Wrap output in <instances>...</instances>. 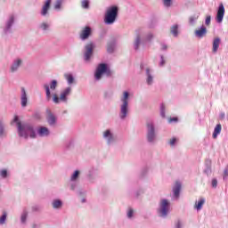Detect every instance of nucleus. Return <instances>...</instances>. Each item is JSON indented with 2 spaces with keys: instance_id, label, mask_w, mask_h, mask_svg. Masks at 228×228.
<instances>
[{
  "instance_id": "nucleus-1",
  "label": "nucleus",
  "mask_w": 228,
  "mask_h": 228,
  "mask_svg": "<svg viewBox=\"0 0 228 228\" xmlns=\"http://www.w3.org/2000/svg\"><path fill=\"white\" fill-rule=\"evenodd\" d=\"M13 122H16L17 128H18V134L20 138H37V132H35V128L31 124L28 123H22L19 121V116H15Z\"/></svg>"
},
{
  "instance_id": "nucleus-2",
  "label": "nucleus",
  "mask_w": 228,
  "mask_h": 228,
  "mask_svg": "<svg viewBox=\"0 0 228 228\" xmlns=\"http://www.w3.org/2000/svg\"><path fill=\"white\" fill-rule=\"evenodd\" d=\"M122 104L120 105L119 118L126 120L129 113V92L125 91L121 98Z\"/></svg>"
},
{
  "instance_id": "nucleus-3",
  "label": "nucleus",
  "mask_w": 228,
  "mask_h": 228,
  "mask_svg": "<svg viewBox=\"0 0 228 228\" xmlns=\"http://www.w3.org/2000/svg\"><path fill=\"white\" fill-rule=\"evenodd\" d=\"M157 215L159 218H167L170 215V202L168 200H160L157 208Z\"/></svg>"
},
{
  "instance_id": "nucleus-4",
  "label": "nucleus",
  "mask_w": 228,
  "mask_h": 228,
  "mask_svg": "<svg viewBox=\"0 0 228 228\" xmlns=\"http://www.w3.org/2000/svg\"><path fill=\"white\" fill-rule=\"evenodd\" d=\"M72 94V87H66L64 90L61 92L60 97L58 94H54L53 95V101L54 104H60V102H69V95Z\"/></svg>"
},
{
  "instance_id": "nucleus-5",
  "label": "nucleus",
  "mask_w": 228,
  "mask_h": 228,
  "mask_svg": "<svg viewBox=\"0 0 228 228\" xmlns=\"http://www.w3.org/2000/svg\"><path fill=\"white\" fill-rule=\"evenodd\" d=\"M118 15V7L117 6H111L110 7L106 13L104 18L105 24H113L115 20H117V17Z\"/></svg>"
},
{
  "instance_id": "nucleus-6",
  "label": "nucleus",
  "mask_w": 228,
  "mask_h": 228,
  "mask_svg": "<svg viewBox=\"0 0 228 228\" xmlns=\"http://www.w3.org/2000/svg\"><path fill=\"white\" fill-rule=\"evenodd\" d=\"M148 143H156L158 136L156 135V127L152 122L147 123V134H146Z\"/></svg>"
},
{
  "instance_id": "nucleus-7",
  "label": "nucleus",
  "mask_w": 228,
  "mask_h": 228,
  "mask_svg": "<svg viewBox=\"0 0 228 228\" xmlns=\"http://www.w3.org/2000/svg\"><path fill=\"white\" fill-rule=\"evenodd\" d=\"M102 74H106L107 76H111V70L108 69V65L102 63L96 69L94 77L96 81H99L101 77H102Z\"/></svg>"
},
{
  "instance_id": "nucleus-8",
  "label": "nucleus",
  "mask_w": 228,
  "mask_h": 228,
  "mask_svg": "<svg viewBox=\"0 0 228 228\" xmlns=\"http://www.w3.org/2000/svg\"><path fill=\"white\" fill-rule=\"evenodd\" d=\"M181 190H183V182L176 180L173 185L172 200L177 201L181 197Z\"/></svg>"
},
{
  "instance_id": "nucleus-9",
  "label": "nucleus",
  "mask_w": 228,
  "mask_h": 228,
  "mask_svg": "<svg viewBox=\"0 0 228 228\" xmlns=\"http://www.w3.org/2000/svg\"><path fill=\"white\" fill-rule=\"evenodd\" d=\"M95 49V44L93 42L88 43L85 46L84 60L85 61H90L94 56V50Z\"/></svg>"
},
{
  "instance_id": "nucleus-10",
  "label": "nucleus",
  "mask_w": 228,
  "mask_h": 228,
  "mask_svg": "<svg viewBox=\"0 0 228 228\" xmlns=\"http://www.w3.org/2000/svg\"><path fill=\"white\" fill-rule=\"evenodd\" d=\"M43 86L45 90L46 101H51V90H56L58 86V81L52 80V82L50 83V87H49V85L47 84H45Z\"/></svg>"
},
{
  "instance_id": "nucleus-11",
  "label": "nucleus",
  "mask_w": 228,
  "mask_h": 228,
  "mask_svg": "<svg viewBox=\"0 0 228 228\" xmlns=\"http://www.w3.org/2000/svg\"><path fill=\"white\" fill-rule=\"evenodd\" d=\"M15 24V16L10 15L9 18L5 21V26L4 28V33L8 35V33H12V27Z\"/></svg>"
},
{
  "instance_id": "nucleus-12",
  "label": "nucleus",
  "mask_w": 228,
  "mask_h": 228,
  "mask_svg": "<svg viewBox=\"0 0 228 228\" xmlns=\"http://www.w3.org/2000/svg\"><path fill=\"white\" fill-rule=\"evenodd\" d=\"M145 77H146V84L149 86H151V85H154V72L151 68L145 69Z\"/></svg>"
},
{
  "instance_id": "nucleus-13",
  "label": "nucleus",
  "mask_w": 228,
  "mask_h": 228,
  "mask_svg": "<svg viewBox=\"0 0 228 228\" xmlns=\"http://www.w3.org/2000/svg\"><path fill=\"white\" fill-rule=\"evenodd\" d=\"M225 15V7L224 6V4H220L217 9V14H216V22L218 24H221L224 20V16Z\"/></svg>"
},
{
  "instance_id": "nucleus-14",
  "label": "nucleus",
  "mask_w": 228,
  "mask_h": 228,
  "mask_svg": "<svg viewBox=\"0 0 228 228\" xmlns=\"http://www.w3.org/2000/svg\"><path fill=\"white\" fill-rule=\"evenodd\" d=\"M22 63H23L22 59L20 58L14 59L10 68L11 72L12 73L17 72V70H19V69L22 67Z\"/></svg>"
},
{
  "instance_id": "nucleus-15",
  "label": "nucleus",
  "mask_w": 228,
  "mask_h": 228,
  "mask_svg": "<svg viewBox=\"0 0 228 228\" xmlns=\"http://www.w3.org/2000/svg\"><path fill=\"white\" fill-rule=\"evenodd\" d=\"M46 120L52 127L56 126V116L49 109L46 110Z\"/></svg>"
},
{
  "instance_id": "nucleus-16",
  "label": "nucleus",
  "mask_w": 228,
  "mask_h": 228,
  "mask_svg": "<svg viewBox=\"0 0 228 228\" xmlns=\"http://www.w3.org/2000/svg\"><path fill=\"white\" fill-rule=\"evenodd\" d=\"M103 138L104 140H106L108 145H111V143L115 142V136L113 135V133H111V130L110 129L103 132Z\"/></svg>"
},
{
  "instance_id": "nucleus-17",
  "label": "nucleus",
  "mask_w": 228,
  "mask_h": 228,
  "mask_svg": "<svg viewBox=\"0 0 228 228\" xmlns=\"http://www.w3.org/2000/svg\"><path fill=\"white\" fill-rule=\"evenodd\" d=\"M196 38H204L208 35V28L202 25L200 28L194 31Z\"/></svg>"
},
{
  "instance_id": "nucleus-18",
  "label": "nucleus",
  "mask_w": 228,
  "mask_h": 228,
  "mask_svg": "<svg viewBox=\"0 0 228 228\" xmlns=\"http://www.w3.org/2000/svg\"><path fill=\"white\" fill-rule=\"evenodd\" d=\"M20 104L21 108H26L28 106V93L24 87H21Z\"/></svg>"
},
{
  "instance_id": "nucleus-19",
  "label": "nucleus",
  "mask_w": 228,
  "mask_h": 228,
  "mask_svg": "<svg viewBox=\"0 0 228 228\" xmlns=\"http://www.w3.org/2000/svg\"><path fill=\"white\" fill-rule=\"evenodd\" d=\"M92 35V28L90 27H86L80 33V39L81 40H87Z\"/></svg>"
},
{
  "instance_id": "nucleus-20",
  "label": "nucleus",
  "mask_w": 228,
  "mask_h": 228,
  "mask_svg": "<svg viewBox=\"0 0 228 228\" xmlns=\"http://www.w3.org/2000/svg\"><path fill=\"white\" fill-rule=\"evenodd\" d=\"M49 8H51V0H46L41 10V15L43 17H45V15H47V13L49 12Z\"/></svg>"
},
{
  "instance_id": "nucleus-21",
  "label": "nucleus",
  "mask_w": 228,
  "mask_h": 228,
  "mask_svg": "<svg viewBox=\"0 0 228 228\" xmlns=\"http://www.w3.org/2000/svg\"><path fill=\"white\" fill-rule=\"evenodd\" d=\"M51 132L49 131V128L45 126H41L37 130V134L41 137L49 136Z\"/></svg>"
},
{
  "instance_id": "nucleus-22",
  "label": "nucleus",
  "mask_w": 228,
  "mask_h": 228,
  "mask_svg": "<svg viewBox=\"0 0 228 228\" xmlns=\"http://www.w3.org/2000/svg\"><path fill=\"white\" fill-rule=\"evenodd\" d=\"M204 204H206V199L204 198H200L194 205V209H197V211H200V209H202V206H204Z\"/></svg>"
},
{
  "instance_id": "nucleus-23",
  "label": "nucleus",
  "mask_w": 228,
  "mask_h": 228,
  "mask_svg": "<svg viewBox=\"0 0 228 228\" xmlns=\"http://www.w3.org/2000/svg\"><path fill=\"white\" fill-rule=\"evenodd\" d=\"M7 133L5 130L4 122L3 120H0V138H6Z\"/></svg>"
},
{
  "instance_id": "nucleus-24",
  "label": "nucleus",
  "mask_w": 228,
  "mask_h": 228,
  "mask_svg": "<svg viewBox=\"0 0 228 228\" xmlns=\"http://www.w3.org/2000/svg\"><path fill=\"white\" fill-rule=\"evenodd\" d=\"M220 37H216L213 41V48L212 51L213 53H217L218 52V47H220Z\"/></svg>"
},
{
  "instance_id": "nucleus-25",
  "label": "nucleus",
  "mask_w": 228,
  "mask_h": 228,
  "mask_svg": "<svg viewBox=\"0 0 228 228\" xmlns=\"http://www.w3.org/2000/svg\"><path fill=\"white\" fill-rule=\"evenodd\" d=\"M220 133H222V125L217 124L213 132V138H218V134H220Z\"/></svg>"
},
{
  "instance_id": "nucleus-26",
  "label": "nucleus",
  "mask_w": 228,
  "mask_h": 228,
  "mask_svg": "<svg viewBox=\"0 0 228 228\" xmlns=\"http://www.w3.org/2000/svg\"><path fill=\"white\" fill-rule=\"evenodd\" d=\"M52 206L53 209H60L63 206V202L61 200H53Z\"/></svg>"
},
{
  "instance_id": "nucleus-27",
  "label": "nucleus",
  "mask_w": 228,
  "mask_h": 228,
  "mask_svg": "<svg viewBox=\"0 0 228 228\" xmlns=\"http://www.w3.org/2000/svg\"><path fill=\"white\" fill-rule=\"evenodd\" d=\"M140 44H142V37H140V35H137L134 43V47L135 51H138V49H140Z\"/></svg>"
},
{
  "instance_id": "nucleus-28",
  "label": "nucleus",
  "mask_w": 228,
  "mask_h": 228,
  "mask_svg": "<svg viewBox=\"0 0 228 228\" xmlns=\"http://www.w3.org/2000/svg\"><path fill=\"white\" fill-rule=\"evenodd\" d=\"M115 51V41H111L107 45V53H113Z\"/></svg>"
},
{
  "instance_id": "nucleus-29",
  "label": "nucleus",
  "mask_w": 228,
  "mask_h": 228,
  "mask_svg": "<svg viewBox=\"0 0 228 228\" xmlns=\"http://www.w3.org/2000/svg\"><path fill=\"white\" fill-rule=\"evenodd\" d=\"M172 35L173 37H179V25L178 24H175L173 27H172Z\"/></svg>"
},
{
  "instance_id": "nucleus-30",
  "label": "nucleus",
  "mask_w": 228,
  "mask_h": 228,
  "mask_svg": "<svg viewBox=\"0 0 228 228\" xmlns=\"http://www.w3.org/2000/svg\"><path fill=\"white\" fill-rule=\"evenodd\" d=\"M64 77L67 80L68 85H72V83H74V76H72V74H65Z\"/></svg>"
},
{
  "instance_id": "nucleus-31",
  "label": "nucleus",
  "mask_w": 228,
  "mask_h": 228,
  "mask_svg": "<svg viewBox=\"0 0 228 228\" xmlns=\"http://www.w3.org/2000/svg\"><path fill=\"white\" fill-rule=\"evenodd\" d=\"M61 4H63V0H56L53 4L54 10H61Z\"/></svg>"
},
{
  "instance_id": "nucleus-32",
  "label": "nucleus",
  "mask_w": 228,
  "mask_h": 228,
  "mask_svg": "<svg viewBox=\"0 0 228 228\" xmlns=\"http://www.w3.org/2000/svg\"><path fill=\"white\" fill-rule=\"evenodd\" d=\"M199 16L197 15L191 16L189 18V24H191V26H195V23L197 22Z\"/></svg>"
},
{
  "instance_id": "nucleus-33",
  "label": "nucleus",
  "mask_w": 228,
  "mask_h": 228,
  "mask_svg": "<svg viewBox=\"0 0 228 228\" xmlns=\"http://www.w3.org/2000/svg\"><path fill=\"white\" fill-rule=\"evenodd\" d=\"M8 214L6 212H3V216L0 217V225H4L6 224V218Z\"/></svg>"
},
{
  "instance_id": "nucleus-34",
  "label": "nucleus",
  "mask_w": 228,
  "mask_h": 228,
  "mask_svg": "<svg viewBox=\"0 0 228 228\" xmlns=\"http://www.w3.org/2000/svg\"><path fill=\"white\" fill-rule=\"evenodd\" d=\"M184 227V223L182 220L178 219L175 222V228H183Z\"/></svg>"
},
{
  "instance_id": "nucleus-35",
  "label": "nucleus",
  "mask_w": 228,
  "mask_h": 228,
  "mask_svg": "<svg viewBox=\"0 0 228 228\" xmlns=\"http://www.w3.org/2000/svg\"><path fill=\"white\" fill-rule=\"evenodd\" d=\"M165 110H166L165 103H161L160 104V117H162V118H166Z\"/></svg>"
},
{
  "instance_id": "nucleus-36",
  "label": "nucleus",
  "mask_w": 228,
  "mask_h": 228,
  "mask_svg": "<svg viewBox=\"0 0 228 228\" xmlns=\"http://www.w3.org/2000/svg\"><path fill=\"white\" fill-rule=\"evenodd\" d=\"M79 177V170H76L70 177V181H77Z\"/></svg>"
},
{
  "instance_id": "nucleus-37",
  "label": "nucleus",
  "mask_w": 228,
  "mask_h": 228,
  "mask_svg": "<svg viewBox=\"0 0 228 228\" xmlns=\"http://www.w3.org/2000/svg\"><path fill=\"white\" fill-rule=\"evenodd\" d=\"M82 8H85V10H88V8H90V2L88 0H83Z\"/></svg>"
},
{
  "instance_id": "nucleus-38",
  "label": "nucleus",
  "mask_w": 228,
  "mask_h": 228,
  "mask_svg": "<svg viewBox=\"0 0 228 228\" xmlns=\"http://www.w3.org/2000/svg\"><path fill=\"white\" fill-rule=\"evenodd\" d=\"M208 166L204 170V172H205V174H207V175H210V174H211V160H208Z\"/></svg>"
},
{
  "instance_id": "nucleus-39",
  "label": "nucleus",
  "mask_w": 228,
  "mask_h": 228,
  "mask_svg": "<svg viewBox=\"0 0 228 228\" xmlns=\"http://www.w3.org/2000/svg\"><path fill=\"white\" fill-rule=\"evenodd\" d=\"M40 29H43V31H47L49 29V24L44 22L41 23L39 26Z\"/></svg>"
},
{
  "instance_id": "nucleus-40",
  "label": "nucleus",
  "mask_w": 228,
  "mask_h": 228,
  "mask_svg": "<svg viewBox=\"0 0 228 228\" xmlns=\"http://www.w3.org/2000/svg\"><path fill=\"white\" fill-rule=\"evenodd\" d=\"M28 218V212H23L21 215V224H26Z\"/></svg>"
},
{
  "instance_id": "nucleus-41",
  "label": "nucleus",
  "mask_w": 228,
  "mask_h": 228,
  "mask_svg": "<svg viewBox=\"0 0 228 228\" xmlns=\"http://www.w3.org/2000/svg\"><path fill=\"white\" fill-rule=\"evenodd\" d=\"M163 4L166 8H170L172 4V0H163Z\"/></svg>"
},
{
  "instance_id": "nucleus-42",
  "label": "nucleus",
  "mask_w": 228,
  "mask_h": 228,
  "mask_svg": "<svg viewBox=\"0 0 228 228\" xmlns=\"http://www.w3.org/2000/svg\"><path fill=\"white\" fill-rule=\"evenodd\" d=\"M165 63H167V61L165 60V57L163 55H160L159 67H165Z\"/></svg>"
},
{
  "instance_id": "nucleus-43",
  "label": "nucleus",
  "mask_w": 228,
  "mask_h": 228,
  "mask_svg": "<svg viewBox=\"0 0 228 228\" xmlns=\"http://www.w3.org/2000/svg\"><path fill=\"white\" fill-rule=\"evenodd\" d=\"M134 213V210H133V208H129L126 214L127 218H133Z\"/></svg>"
},
{
  "instance_id": "nucleus-44",
  "label": "nucleus",
  "mask_w": 228,
  "mask_h": 228,
  "mask_svg": "<svg viewBox=\"0 0 228 228\" xmlns=\"http://www.w3.org/2000/svg\"><path fill=\"white\" fill-rule=\"evenodd\" d=\"M212 188H216V186H218V180H216V178L212 179Z\"/></svg>"
},
{
  "instance_id": "nucleus-45",
  "label": "nucleus",
  "mask_w": 228,
  "mask_h": 228,
  "mask_svg": "<svg viewBox=\"0 0 228 228\" xmlns=\"http://www.w3.org/2000/svg\"><path fill=\"white\" fill-rule=\"evenodd\" d=\"M154 38V35L152 33H148V35L146 36V40L148 42H151V40H152Z\"/></svg>"
},
{
  "instance_id": "nucleus-46",
  "label": "nucleus",
  "mask_w": 228,
  "mask_h": 228,
  "mask_svg": "<svg viewBox=\"0 0 228 228\" xmlns=\"http://www.w3.org/2000/svg\"><path fill=\"white\" fill-rule=\"evenodd\" d=\"M33 118H34L36 120H40V118H42V116L40 115V113L36 112V113H34Z\"/></svg>"
},
{
  "instance_id": "nucleus-47",
  "label": "nucleus",
  "mask_w": 228,
  "mask_h": 228,
  "mask_svg": "<svg viewBox=\"0 0 228 228\" xmlns=\"http://www.w3.org/2000/svg\"><path fill=\"white\" fill-rule=\"evenodd\" d=\"M0 175L4 178H6V176L8 175V171H6V169H3L1 172H0Z\"/></svg>"
},
{
  "instance_id": "nucleus-48",
  "label": "nucleus",
  "mask_w": 228,
  "mask_h": 228,
  "mask_svg": "<svg viewBox=\"0 0 228 228\" xmlns=\"http://www.w3.org/2000/svg\"><path fill=\"white\" fill-rule=\"evenodd\" d=\"M205 24H206V26H209V24H211V17L210 16H207V18L205 20Z\"/></svg>"
},
{
  "instance_id": "nucleus-49",
  "label": "nucleus",
  "mask_w": 228,
  "mask_h": 228,
  "mask_svg": "<svg viewBox=\"0 0 228 228\" xmlns=\"http://www.w3.org/2000/svg\"><path fill=\"white\" fill-rule=\"evenodd\" d=\"M228 177V167H226L224 170V176L223 179H227Z\"/></svg>"
},
{
  "instance_id": "nucleus-50",
  "label": "nucleus",
  "mask_w": 228,
  "mask_h": 228,
  "mask_svg": "<svg viewBox=\"0 0 228 228\" xmlns=\"http://www.w3.org/2000/svg\"><path fill=\"white\" fill-rule=\"evenodd\" d=\"M160 45L161 51H167V49H168V46L165 43H162Z\"/></svg>"
},
{
  "instance_id": "nucleus-51",
  "label": "nucleus",
  "mask_w": 228,
  "mask_h": 228,
  "mask_svg": "<svg viewBox=\"0 0 228 228\" xmlns=\"http://www.w3.org/2000/svg\"><path fill=\"white\" fill-rule=\"evenodd\" d=\"M177 142V138L173 137L172 138V145H175V142Z\"/></svg>"
},
{
  "instance_id": "nucleus-52",
  "label": "nucleus",
  "mask_w": 228,
  "mask_h": 228,
  "mask_svg": "<svg viewBox=\"0 0 228 228\" xmlns=\"http://www.w3.org/2000/svg\"><path fill=\"white\" fill-rule=\"evenodd\" d=\"M172 122H179V118H172Z\"/></svg>"
},
{
  "instance_id": "nucleus-53",
  "label": "nucleus",
  "mask_w": 228,
  "mask_h": 228,
  "mask_svg": "<svg viewBox=\"0 0 228 228\" xmlns=\"http://www.w3.org/2000/svg\"><path fill=\"white\" fill-rule=\"evenodd\" d=\"M220 117H221V118H225V113H224V112L221 113V114H220Z\"/></svg>"
},
{
  "instance_id": "nucleus-54",
  "label": "nucleus",
  "mask_w": 228,
  "mask_h": 228,
  "mask_svg": "<svg viewBox=\"0 0 228 228\" xmlns=\"http://www.w3.org/2000/svg\"><path fill=\"white\" fill-rule=\"evenodd\" d=\"M32 228H38V224H32Z\"/></svg>"
},
{
  "instance_id": "nucleus-55",
  "label": "nucleus",
  "mask_w": 228,
  "mask_h": 228,
  "mask_svg": "<svg viewBox=\"0 0 228 228\" xmlns=\"http://www.w3.org/2000/svg\"><path fill=\"white\" fill-rule=\"evenodd\" d=\"M168 123L172 124V117L168 118Z\"/></svg>"
},
{
  "instance_id": "nucleus-56",
  "label": "nucleus",
  "mask_w": 228,
  "mask_h": 228,
  "mask_svg": "<svg viewBox=\"0 0 228 228\" xmlns=\"http://www.w3.org/2000/svg\"><path fill=\"white\" fill-rule=\"evenodd\" d=\"M71 190H76V184L71 185Z\"/></svg>"
},
{
  "instance_id": "nucleus-57",
  "label": "nucleus",
  "mask_w": 228,
  "mask_h": 228,
  "mask_svg": "<svg viewBox=\"0 0 228 228\" xmlns=\"http://www.w3.org/2000/svg\"><path fill=\"white\" fill-rule=\"evenodd\" d=\"M169 145H172V139L168 141Z\"/></svg>"
},
{
  "instance_id": "nucleus-58",
  "label": "nucleus",
  "mask_w": 228,
  "mask_h": 228,
  "mask_svg": "<svg viewBox=\"0 0 228 228\" xmlns=\"http://www.w3.org/2000/svg\"><path fill=\"white\" fill-rule=\"evenodd\" d=\"M82 202H86L85 199L82 200Z\"/></svg>"
}]
</instances>
